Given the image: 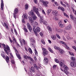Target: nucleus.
<instances>
[{"label": "nucleus", "instance_id": "obj_37", "mask_svg": "<svg viewBox=\"0 0 76 76\" xmlns=\"http://www.w3.org/2000/svg\"><path fill=\"white\" fill-rule=\"evenodd\" d=\"M54 48H55V49L56 50H60V48H58V47H57V46H55L54 47Z\"/></svg>", "mask_w": 76, "mask_h": 76}, {"label": "nucleus", "instance_id": "obj_29", "mask_svg": "<svg viewBox=\"0 0 76 76\" xmlns=\"http://www.w3.org/2000/svg\"><path fill=\"white\" fill-rule=\"evenodd\" d=\"M55 61L56 63H59V64H60V61H63V60H61L60 61H59H59H58V60L57 59H55Z\"/></svg>", "mask_w": 76, "mask_h": 76}, {"label": "nucleus", "instance_id": "obj_8", "mask_svg": "<svg viewBox=\"0 0 76 76\" xmlns=\"http://www.w3.org/2000/svg\"><path fill=\"white\" fill-rule=\"evenodd\" d=\"M28 18L29 19V22H30L31 25L33 26H34L35 24H34V20H33V19H32L31 17H29Z\"/></svg>", "mask_w": 76, "mask_h": 76}, {"label": "nucleus", "instance_id": "obj_20", "mask_svg": "<svg viewBox=\"0 0 76 76\" xmlns=\"http://www.w3.org/2000/svg\"><path fill=\"white\" fill-rule=\"evenodd\" d=\"M56 31L59 32V33H61L62 32H63V30L62 29L60 28V29H57L56 30Z\"/></svg>", "mask_w": 76, "mask_h": 76}, {"label": "nucleus", "instance_id": "obj_47", "mask_svg": "<svg viewBox=\"0 0 76 76\" xmlns=\"http://www.w3.org/2000/svg\"><path fill=\"white\" fill-rule=\"evenodd\" d=\"M41 42L43 44H44V45H45V42H44V40H42L41 41Z\"/></svg>", "mask_w": 76, "mask_h": 76}, {"label": "nucleus", "instance_id": "obj_55", "mask_svg": "<svg viewBox=\"0 0 76 76\" xmlns=\"http://www.w3.org/2000/svg\"><path fill=\"white\" fill-rule=\"evenodd\" d=\"M34 1L35 4H37V3H38V1H37V0H34Z\"/></svg>", "mask_w": 76, "mask_h": 76}, {"label": "nucleus", "instance_id": "obj_35", "mask_svg": "<svg viewBox=\"0 0 76 76\" xmlns=\"http://www.w3.org/2000/svg\"><path fill=\"white\" fill-rule=\"evenodd\" d=\"M53 19L54 20H56V21H57V20H58V18H57V17H54L53 18Z\"/></svg>", "mask_w": 76, "mask_h": 76}, {"label": "nucleus", "instance_id": "obj_58", "mask_svg": "<svg viewBox=\"0 0 76 76\" xmlns=\"http://www.w3.org/2000/svg\"><path fill=\"white\" fill-rule=\"evenodd\" d=\"M69 53L70 55H71L72 56H74V54L72 53H71L70 52H69Z\"/></svg>", "mask_w": 76, "mask_h": 76}, {"label": "nucleus", "instance_id": "obj_49", "mask_svg": "<svg viewBox=\"0 0 76 76\" xmlns=\"http://www.w3.org/2000/svg\"><path fill=\"white\" fill-rule=\"evenodd\" d=\"M1 56H2V57H3V58H6V57H5V55L4 54L1 53Z\"/></svg>", "mask_w": 76, "mask_h": 76}, {"label": "nucleus", "instance_id": "obj_38", "mask_svg": "<svg viewBox=\"0 0 76 76\" xmlns=\"http://www.w3.org/2000/svg\"><path fill=\"white\" fill-rule=\"evenodd\" d=\"M22 42L23 43V44L24 45H26V41L24 39H22Z\"/></svg>", "mask_w": 76, "mask_h": 76}, {"label": "nucleus", "instance_id": "obj_56", "mask_svg": "<svg viewBox=\"0 0 76 76\" xmlns=\"http://www.w3.org/2000/svg\"><path fill=\"white\" fill-rule=\"evenodd\" d=\"M28 74L30 75H32V72H31V71H29L28 72Z\"/></svg>", "mask_w": 76, "mask_h": 76}, {"label": "nucleus", "instance_id": "obj_34", "mask_svg": "<svg viewBox=\"0 0 76 76\" xmlns=\"http://www.w3.org/2000/svg\"><path fill=\"white\" fill-rule=\"evenodd\" d=\"M59 42L60 44H63L64 45H66V43H65V42H63L62 41H59Z\"/></svg>", "mask_w": 76, "mask_h": 76}, {"label": "nucleus", "instance_id": "obj_15", "mask_svg": "<svg viewBox=\"0 0 76 76\" xmlns=\"http://www.w3.org/2000/svg\"><path fill=\"white\" fill-rule=\"evenodd\" d=\"M27 25L28 28V29L30 32H31V30L32 29V27H31V25H30V24H29V23H27Z\"/></svg>", "mask_w": 76, "mask_h": 76}, {"label": "nucleus", "instance_id": "obj_2", "mask_svg": "<svg viewBox=\"0 0 76 76\" xmlns=\"http://www.w3.org/2000/svg\"><path fill=\"white\" fill-rule=\"evenodd\" d=\"M1 46L3 47L5 52L7 55H9V52H7V51H9V52H10V48H9V46L7 45V47H5L6 46V45H5L4 44H2L1 45V43H0V48L1 47Z\"/></svg>", "mask_w": 76, "mask_h": 76}, {"label": "nucleus", "instance_id": "obj_54", "mask_svg": "<svg viewBox=\"0 0 76 76\" xmlns=\"http://www.w3.org/2000/svg\"><path fill=\"white\" fill-rule=\"evenodd\" d=\"M34 60H35V61L36 62V61H37V58H36V56H34Z\"/></svg>", "mask_w": 76, "mask_h": 76}, {"label": "nucleus", "instance_id": "obj_63", "mask_svg": "<svg viewBox=\"0 0 76 76\" xmlns=\"http://www.w3.org/2000/svg\"><path fill=\"white\" fill-rule=\"evenodd\" d=\"M40 35L42 37V36H43V34H42V33H41V32L40 33Z\"/></svg>", "mask_w": 76, "mask_h": 76}, {"label": "nucleus", "instance_id": "obj_16", "mask_svg": "<svg viewBox=\"0 0 76 76\" xmlns=\"http://www.w3.org/2000/svg\"><path fill=\"white\" fill-rule=\"evenodd\" d=\"M44 63H45V64H48V58H44Z\"/></svg>", "mask_w": 76, "mask_h": 76}, {"label": "nucleus", "instance_id": "obj_12", "mask_svg": "<svg viewBox=\"0 0 76 76\" xmlns=\"http://www.w3.org/2000/svg\"><path fill=\"white\" fill-rule=\"evenodd\" d=\"M58 25L60 28H64V25L62 24V22L61 21H60L58 23Z\"/></svg>", "mask_w": 76, "mask_h": 76}, {"label": "nucleus", "instance_id": "obj_11", "mask_svg": "<svg viewBox=\"0 0 76 76\" xmlns=\"http://www.w3.org/2000/svg\"><path fill=\"white\" fill-rule=\"evenodd\" d=\"M72 29V25L71 24H69L65 28V29L67 31H69Z\"/></svg>", "mask_w": 76, "mask_h": 76}, {"label": "nucleus", "instance_id": "obj_61", "mask_svg": "<svg viewBox=\"0 0 76 76\" xmlns=\"http://www.w3.org/2000/svg\"><path fill=\"white\" fill-rule=\"evenodd\" d=\"M39 1L40 2H41V3H43L44 2V1L43 0H39Z\"/></svg>", "mask_w": 76, "mask_h": 76}, {"label": "nucleus", "instance_id": "obj_41", "mask_svg": "<svg viewBox=\"0 0 76 76\" xmlns=\"http://www.w3.org/2000/svg\"><path fill=\"white\" fill-rule=\"evenodd\" d=\"M67 39L68 40H70V39H72V37H71L69 36H67Z\"/></svg>", "mask_w": 76, "mask_h": 76}, {"label": "nucleus", "instance_id": "obj_64", "mask_svg": "<svg viewBox=\"0 0 76 76\" xmlns=\"http://www.w3.org/2000/svg\"><path fill=\"white\" fill-rule=\"evenodd\" d=\"M48 41L50 44H51V40H48Z\"/></svg>", "mask_w": 76, "mask_h": 76}, {"label": "nucleus", "instance_id": "obj_44", "mask_svg": "<svg viewBox=\"0 0 76 76\" xmlns=\"http://www.w3.org/2000/svg\"><path fill=\"white\" fill-rule=\"evenodd\" d=\"M34 23L35 24V25L37 26H39V24H38V23L37 21L34 22Z\"/></svg>", "mask_w": 76, "mask_h": 76}, {"label": "nucleus", "instance_id": "obj_24", "mask_svg": "<svg viewBox=\"0 0 76 76\" xmlns=\"http://www.w3.org/2000/svg\"><path fill=\"white\" fill-rule=\"evenodd\" d=\"M14 14H17V13H18V9L17 8H15L14 10Z\"/></svg>", "mask_w": 76, "mask_h": 76}, {"label": "nucleus", "instance_id": "obj_14", "mask_svg": "<svg viewBox=\"0 0 76 76\" xmlns=\"http://www.w3.org/2000/svg\"><path fill=\"white\" fill-rule=\"evenodd\" d=\"M70 65L72 67H75L76 66V63L75 62H72L70 64Z\"/></svg>", "mask_w": 76, "mask_h": 76}, {"label": "nucleus", "instance_id": "obj_9", "mask_svg": "<svg viewBox=\"0 0 76 76\" xmlns=\"http://www.w3.org/2000/svg\"><path fill=\"white\" fill-rule=\"evenodd\" d=\"M42 50H43V54L44 56H46V55H47L48 53V51L47 50L45 49V48H42Z\"/></svg>", "mask_w": 76, "mask_h": 76}, {"label": "nucleus", "instance_id": "obj_33", "mask_svg": "<svg viewBox=\"0 0 76 76\" xmlns=\"http://www.w3.org/2000/svg\"><path fill=\"white\" fill-rule=\"evenodd\" d=\"M4 23V26H5L6 28H7V29H9V26H7L5 23Z\"/></svg>", "mask_w": 76, "mask_h": 76}, {"label": "nucleus", "instance_id": "obj_46", "mask_svg": "<svg viewBox=\"0 0 76 76\" xmlns=\"http://www.w3.org/2000/svg\"><path fill=\"white\" fill-rule=\"evenodd\" d=\"M43 23L45 25H47V21H44L43 22Z\"/></svg>", "mask_w": 76, "mask_h": 76}, {"label": "nucleus", "instance_id": "obj_50", "mask_svg": "<svg viewBox=\"0 0 76 76\" xmlns=\"http://www.w3.org/2000/svg\"><path fill=\"white\" fill-rule=\"evenodd\" d=\"M35 51L36 56H38V52L37 51V50L35 49Z\"/></svg>", "mask_w": 76, "mask_h": 76}, {"label": "nucleus", "instance_id": "obj_51", "mask_svg": "<svg viewBox=\"0 0 76 76\" xmlns=\"http://www.w3.org/2000/svg\"><path fill=\"white\" fill-rule=\"evenodd\" d=\"M42 13L44 14V15H46V14H45V12L44 11V10H42Z\"/></svg>", "mask_w": 76, "mask_h": 76}, {"label": "nucleus", "instance_id": "obj_43", "mask_svg": "<svg viewBox=\"0 0 76 76\" xmlns=\"http://www.w3.org/2000/svg\"><path fill=\"white\" fill-rule=\"evenodd\" d=\"M60 3H61V4L62 6H64V7H66V5L65 4H63V2L61 1Z\"/></svg>", "mask_w": 76, "mask_h": 76}, {"label": "nucleus", "instance_id": "obj_5", "mask_svg": "<svg viewBox=\"0 0 76 76\" xmlns=\"http://www.w3.org/2000/svg\"><path fill=\"white\" fill-rule=\"evenodd\" d=\"M30 45L32 47H34V43H35V41L34 40V39L33 38H30Z\"/></svg>", "mask_w": 76, "mask_h": 76}, {"label": "nucleus", "instance_id": "obj_42", "mask_svg": "<svg viewBox=\"0 0 76 76\" xmlns=\"http://www.w3.org/2000/svg\"><path fill=\"white\" fill-rule=\"evenodd\" d=\"M51 12V10H48L47 11V14L48 15H49V14H50V12Z\"/></svg>", "mask_w": 76, "mask_h": 76}, {"label": "nucleus", "instance_id": "obj_19", "mask_svg": "<svg viewBox=\"0 0 76 76\" xmlns=\"http://www.w3.org/2000/svg\"><path fill=\"white\" fill-rule=\"evenodd\" d=\"M40 17H39L40 18H41L40 19V20H39L40 23H42V22H44V18L42 17H41L40 15Z\"/></svg>", "mask_w": 76, "mask_h": 76}, {"label": "nucleus", "instance_id": "obj_52", "mask_svg": "<svg viewBox=\"0 0 76 76\" xmlns=\"http://www.w3.org/2000/svg\"><path fill=\"white\" fill-rule=\"evenodd\" d=\"M16 14H13L14 17L15 19H16Z\"/></svg>", "mask_w": 76, "mask_h": 76}, {"label": "nucleus", "instance_id": "obj_32", "mask_svg": "<svg viewBox=\"0 0 76 76\" xmlns=\"http://www.w3.org/2000/svg\"><path fill=\"white\" fill-rule=\"evenodd\" d=\"M28 50L30 54H32V50L31 48H29L28 49Z\"/></svg>", "mask_w": 76, "mask_h": 76}, {"label": "nucleus", "instance_id": "obj_59", "mask_svg": "<svg viewBox=\"0 0 76 76\" xmlns=\"http://www.w3.org/2000/svg\"><path fill=\"white\" fill-rule=\"evenodd\" d=\"M56 67H57V65H54L53 66V68L54 69H56Z\"/></svg>", "mask_w": 76, "mask_h": 76}, {"label": "nucleus", "instance_id": "obj_57", "mask_svg": "<svg viewBox=\"0 0 76 76\" xmlns=\"http://www.w3.org/2000/svg\"><path fill=\"white\" fill-rule=\"evenodd\" d=\"M72 48H73V49L75 50H76V47L75 46H72Z\"/></svg>", "mask_w": 76, "mask_h": 76}, {"label": "nucleus", "instance_id": "obj_23", "mask_svg": "<svg viewBox=\"0 0 76 76\" xmlns=\"http://www.w3.org/2000/svg\"><path fill=\"white\" fill-rule=\"evenodd\" d=\"M57 13H58L57 11L53 10L52 11V13L54 15H56Z\"/></svg>", "mask_w": 76, "mask_h": 76}, {"label": "nucleus", "instance_id": "obj_10", "mask_svg": "<svg viewBox=\"0 0 76 76\" xmlns=\"http://www.w3.org/2000/svg\"><path fill=\"white\" fill-rule=\"evenodd\" d=\"M23 57L24 58H25L26 59H28V58L29 60H31V61H34V59L31 57L28 56L26 55H24Z\"/></svg>", "mask_w": 76, "mask_h": 76}, {"label": "nucleus", "instance_id": "obj_45", "mask_svg": "<svg viewBox=\"0 0 76 76\" xmlns=\"http://www.w3.org/2000/svg\"><path fill=\"white\" fill-rule=\"evenodd\" d=\"M56 35L57 37V38H58L59 39H61V38L60 37V36L59 35H58V34H56Z\"/></svg>", "mask_w": 76, "mask_h": 76}, {"label": "nucleus", "instance_id": "obj_17", "mask_svg": "<svg viewBox=\"0 0 76 76\" xmlns=\"http://www.w3.org/2000/svg\"><path fill=\"white\" fill-rule=\"evenodd\" d=\"M3 0H1V10H3V7H4V4H3Z\"/></svg>", "mask_w": 76, "mask_h": 76}, {"label": "nucleus", "instance_id": "obj_21", "mask_svg": "<svg viewBox=\"0 0 76 76\" xmlns=\"http://www.w3.org/2000/svg\"><path fill=\"white\" fill-rule=\"evenodd\" d=\"M58 9H60V10H62L63 12L65 10L64 8H63V7H60V6H59Z\"/></svg>", "mask_w": 76, "mask_h": 76}, {"label": "nucleus", "instance_id": "obj_18", "mask_svg": "<svg viewBox=\"0 0 76 76\" xmlns=\"http://www.w3.org/2000/svg\"><path fill=\"white\" fill-rule=\"evenodd\" d=\"M51 38L52 39H53V40H56V38H57V37H56V36L54 35H53L51 36Z\"/></svg>", "mask_w": 76, "mask_h": 76}, {"label": "nucleus", "instance_id": "obj_27", "mask_svg": "<svg viewBox=\"0 0 76 76\" xmlns=\"http://www.w3.org/2000/svg\"><path fill=\"white\" fill-rule=\"evenodd\" d=\"M29 7V5L28 4H26L25 5V9L26 10H27L28 8Z\"/></svg>", "mask_w": 76, "mask_h": 76}, {"label": "nucleus", "instance_id": "obj_26", "mask_svg": "<svg viewBox=\"0 0 76 76\" xmlns=\"http://www.w3.org/2000/svg\"><path fill=\"white\" fill-rule=\"evenodd\" d=\"M16 55L17 56V57L18 58H19V59H21L22 58H21V57L20 56V55L16 53Z\"/></svg>", "mask_w": 76, "mask_h": 76}, {"label": "nucleus", "instance_id": "obj_28", "mask_svg": "<svg viewBox=\"0 0 76 76\" xmlns=\"http://www.w3.org/2000/svg\"><path fill=\"white\" fill-rule=\"evenodd\" d=\"M23 17L24 18H25V19H26L27 17H28V15L27 14H25L23 15Z\"/></svg>", "mask_w": 76, "mask_h": 76}, {"label": "nucleus", "instance_id": "obj_22", "mask_svg": "<svg viewBox=\"0 0 76 76\" xmlns=\"http://www.w3.org/2000/svg\"><path fill=\"white\" fill-rule=\"evenodd\" d=\"M43 4L44 6H45L46 7H47V4H48V2L47 1H44Z\"/></svg>", "mask_w": 76, "mask_h": 76}, {"label": "nucleus", "instance_id": "obj_31", "mask_svg": "<svg viewBox=\"0 0 76 76\" xmlns=\"http://www.w3.org/2000/svg\"><path fill=\"white\" fill-rule=\"evenodd\" d=\"M6 60L7 63H9V57L8 56H7Z\"/></svg>", "mask_w": 76, "mask_h": 76}, {"label": "nucleus", "instance_id": "obj_30", "mask_svg": "<svg viewBox=\"0 0 76 76\" xmlns=\"http://www.w3.org/2000/svg\"><path fill=\"white\" fill-rule=\"evenodd\" d=\"M64 45L65 47V48H66V49H67V50H70V48H69V46H67V45H66V43L65 45Z\"/></svg>", "mask_w": 76, "mask_h": 76}, {"label": "nucleus", "instance_id": "obj_3", "mask_svg": "<svg viewBox=\"0 0 76 76\" xmlns=\"http://www.w3.org/2000/svg\"><path fill=\"white\" fill-rule=\"evenodd\" d=\"M29 13L30 14V15L31 16V17L33 18V20H36L37 19V17L36 16H35V14H34V12L32 11V10H31V12H29Z\"/></svg>", "mask_w": 76, "mask_h": 76}, {"label": "nucleus", "instance_id": "obj_13", "mask_svg": "<svg viewBox=\"0 0 76 76\" xmlns=\"http://www.w3.org/2000/svg\"><path fill=\"white\" fill-rule=\"evenodd\" d=\"M70 17L72 19H73L74 23L76 25V17L73 18V16L72 15H70Z\"/></svg>", "mask_w": 76, "mask_h": 76}, {"label": "nucleus", "instance_id": "obj_7", "mask_svg": "<svg viewBox=\"0 0 76 76\" xmlns=\"http://www.w3.org/2000/svg\"><path fill=\"white\" fill-rule=\"evenodd\" d=\"M35 69H38V68L37 67V65L35 64H34V66L31 67V70L32 72L34 73L35 72Z\"/></svg>", "mask_w": 76, "mask_h": 76}, {"label": "nucleus", "instance_id": "obj_6", "mask_svg": "<svg viewBox=\"0 0 76 76\" xmlns=\"http://www.w3.org/2000/svg\"><path fill=\"white\" fill-rule=\"evenodd\" d=\"M33 29L34 32H39L41 30V29L39 27H38L36 28V27L35 26H33Z\"/></svg>", "mask_w": 76, "mask_h": 76}, {"label": "nucleus", "instance_id": "obj_1", "mask_svg": "<svg viewBox=\"0 0 76 76\" xmlns=\"http://www.w3.org/2000/svg\"><path fill=\"white\" fill-rule=\"evenodd\" d=\"M59 65L61 67H62L64 69V70L61 69L60 68V70L62 71V72H64V73L67 75L69 74V72L67 71V70H69V68L64 64V61H61L60 62Z\"/></svg>", "mask_w": 76, "mask_h": 76}, {"label": "nucleus", "instance_id": "obj_25", "mask_svg": "<svg viewBox=\"0 0 76 76\" xmlns=\"http://www.w3.org/2000/svg\"><path fill=\"white\" fill-rule=\"evenodd\" d=\"M59 52H60L61 54H63L64 53V51L63 50L61 49L60 48L59 50H58Z\"/></svg>", "mask_w": 76, "mask_h": 76}, {"label": "nucleus", "instance_id": "obj_40", "mask_svg": "<svg viewBox=\"0 0 76 76\" xmlns=\"http://www.w3.org/2000/svg\"><path fill=\"white\" fill-rule=\"evenodd\" d=\"M48 49L49 50V51L50 52V53H53V51L50 48H48Z\"/></svg>", "mask_w": 76, "mask_h": 76}, {"label": "nucleus", "instance_id": "obj_36", "mask_svg": "<svg viewBox=\"0 0 76 76\" xmlns=\"http://www.w3.org/2000/svg\"><path fill=\"white\" fill-rule=\"evenodd\" d=\"M71 60H72V61H75V60H76V59H75V57H73V56H72L71 58Z\"/></svg>", "mask_w": 76, "mask_h": 76}, {"label": "nucleus", "instance_id": "obj_53", "mask_svg": "<svg viewBox=\"0 0 76 76\" xmlns=\"http://www.w3.org/2000/svg\"><path fill=\"white\" fill-rule=\"evenodd\" d=\"M55 4H56V6H58L59 4H58V3L56 2H55Z\"/></svg>", "mask_w": 76, "mask_h": 76}, {"label": "nucleus", "instance_id": "obj_60", "mask_svg": "<svg viewBox=\"0 0 76 76\" xmlns=\"http://www.w3.org/2000/svg\"><path fill=\"white\" fill-rule=\"evenodd\" d=\"M11 62L12 64H15V61L13 60H11Z\"/></svg>", "mask_w": 76, "mask_h": 76}, {"label": "nucleus", "instance_id": "obj_48", "mask_svg": "<svg viewBox=\"0 0 76 76\" xmlns=\"http://www.w3.org/2000/svg\"><path fill=\"white\" fill-rule=\"evenodd\" d=\"M23 29H24V31H25V32H28V30L26 28H24Z\"/></svg>", "mask_w": 76, "mask_h": 76}, {"label": "nucleus", "instance_id": "obj_39", "mask_svg": "<svg viewBox=\"0 0 76 76\" xmlns=\"http://www.w3.org/2000/svg\"><path fill=\"white\" fill-rule=\"evenodd\" d=\"M47 28L48 30H49V31H52V29H51V27H50V26H48Z\"/></svg>", "mask_w": 76, "mask_h": 76}, {"label": "nucleus", "instance_id": "obj_4", "mask_svg": "<svg viewBox=\"0 0 76 76\" xmlns=\"http://www.w3.org/2000/svg\"><path fill=\"white\" fill-rule=\"evenodd\" d=\"M33 10H32L33 12L34 11V12H35L36 13L39 17H40V14H39V12H38V8H37L35 7H33Z\"/></svg>", "mask_w": 76, "mask_h": 76}, {"label": "nucleus", "instance_id": "obj_62", "mask_svg": "<svg viewBox=\"0 0 76 76\" xmlns=\"http://www.w3.org/2000/svg\"><path fill=\"white\" fill-rule=\"evenodd\" d=\"M65 5L66 6H68V5H69V4H68V3H67V2H65Z\"/></svg>", "mask_w": 76, "mask_h": 76}]
</instances>
